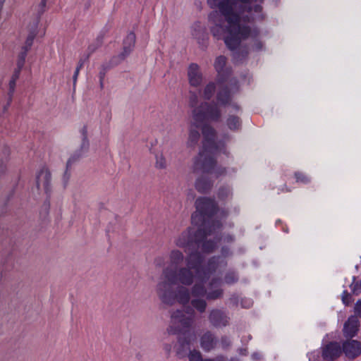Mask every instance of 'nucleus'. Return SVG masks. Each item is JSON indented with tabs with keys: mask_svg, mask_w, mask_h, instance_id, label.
I'll return each instance as SVG.
<instances>
[{
	"mask_svg": "<svg viewBox=\"0 0 361 361\" xmlns=\"http://www.w3.org/2000/svg\"><path fill=\"white\" fill-rule=\"evenodd\" d=\"M192 126L201 128L203 135L202 152H208L209 154L200 164V168L204 171H209L214 165L215 160L213 157L221 146L224 147L223 141H216V132L215 129L209 125L208 122H218L221 118V111L219 105L213 102H203L197 107L192 111Z\"/></svg>",
	"mask_w": 361,
	"mask_h": 361,
	"instance_id": "1",
	"label": "nucleus"
},
{
	"mask_svg": "<svg viewBox=\"0 0 361 361\" xmlns=\"http://www.w3.org/2000/svg\"><path fill=\"white\" fill-rule=\"evenodd\" d=\"M220 0H207L211 8L218 9L224 17L228 25H225L223 21L216 23L210 29L212 36L216 39H224L226 47L233 53L234 60L238 61L245 59L248 54L247 49L236 50L243 39H247L251 33V28L248 25H241V13L239 11L232 8V14L226 16L220 5Z\"/></svg>",
	"mask_w": 361,
	"mask_h": 361,
	"instance_id": "2",
	"label": "nucleus"
},
{
	"mask_svg": "<svg viewBox=\"0 0 361 361\" xmlns=\"http://www.w3.org/2000/svg\"><path fill=\"white\" fill-rule=\"evenodd\" d=\"M164 281L157 285V294L161 302L166 305H173L176 302L185 305L190 302V294L188 288L174 285L182 284L191 286L194 282L195 275L192 271L186 267H166L162 273Z\"/></svg>",
	"mask_w": 361,
	"mask_h": 361,
	"instance_id": "3",
	"label": "nucleus"
},
{
	"mask_svg": "<svg viewBox=\"0 0 361 361\" xmlns=\"http://www.w3.org/2000/svg\"><path fill=\"white\" fill-rule=\"evenodd\" d=\"M212 226L198 227L194 228L189 227L175 240L176 245L182 248L198 249L204 253L209 254L214 251L217 244L221 241V236H216L214 240H207V236L218 233L221 227V221L212 224Z\"/></svg>",
	"mask_w": 361,
	"mask_h": 361,
	"instance_id": "4",
	"label": "nucleus"
},
{
	"mask_svg": "<svg viewBox=\"0 0 361 361\" xmlns=\"http://www.w3.org/2000/svg\"><path fill=\"white\" fill-rule=\"evenodd\" d=\"M188 302L182 305L185 308V312L190 316L186 317L181 310L174 311L171 314L172 325L167 329L169 334L178 335L179 348L177 350V354L178 355H180L181 350L184 348H189L192 336L190 328L195 312L192 307L188 305Z\"/></svg>",
	"mask_w": 361,
	"mask_h": 361,
	"instance_id": "5",
	"label": "nucleus"
},
{
	"mask_svg": "<svg viewBox=\"0 0 361 361\" xmlns=\"http://www.w3.org/2000/svg\"><path fill=\"white\" fill-rule=\"evenodd\" d=\"M196 212L191 216L192 224L198 227L212 226V224L221 221L214 216L219 211V206L214 199L207 197H198L195 201Z\"/></svg>",
	"mask_w": 361,
	"mask_h": 361,
	"instance_id": "6",
	"label": "nucleus"
},
{
	"mask_svg": "<svg viewBox=\"0 0 361 361\" xmlns=\"http://www.w3.org/2000/svg\"><path fill=\"white\" fill-rule=\"evenodd\" d=\"M202 152V149L200 151L198 156L195 159L194 161V171H202L204 173H212L213 172L215 173L216 178L224 175L226 172V169L225 167L222 166H218L215 168L216 165V156L218 153H223L225 154H227V151L226 148L225 143L224 142V147L222 145L221 146V149H219L213 155V157L215 160V162L214 165L211 167V169L209 171H207L200 168V164L204 161L205 158L209 156L208 152H205L203 154V155L200 156V153Z\"/></svg>",
	"mask_w": 361,
	"mask_h": 361,
	"instance_id": "7",
	"label": "nucleus"
},
{
	"mask_svg": "<svg viewBox=\"0 0 361 361\" xmlns=\"http://www.w3.org/2000/svg\"><path fill=\"white\" fill-rule=\"evenodd\" d=\"M219 90L216 92V104L221 106H227L230 105L235 111H240V106L236 103H232L233 95L229 87L225 83L217 84Z\"/></svg>",
	"mask_w": 361,
	"mask_h": 361,
	"instance_id": "8",
	"label": "nucleus"
},
{
	"mask_svg": "<svg viewBox=\"0 0 361 361\" xmlns=\"http://www.w3.org/2000/svg\"><path fill=\"white\" fill-rule=\"evenodd\" d=\"M81 134L82 135V144L80 149V152H76L73 155H72L67 161L66 171L63 175V180L64 184L66 185L69 178L71 166L73 163H75L80 157L83 155L84 153L87 152L89 148V141L87 140V127L84 126L81 129Z\"/></svg>",
	"mask_w": 361,
	"mask_h": 361,
	"instance_id": "9",
	"label": "nucleus"
},
{
	"mask_svg": "<svg viewBox=\"0 0 361 361\" xmlns=\"http://www.w3.org/2000/svg\"><path fill=\"white\" fill-rule=\"evenodd\" d=\"M191 35L196 39L200 47L205 50L209 45V33L204 23L195 22L191 26Z\"/></svg>",
	"mask_w": 361,
	"mask_h": 361,
	"instance_id": "10",
	"label": "nucleus"
},
{
	"mask_svg": "<svg viewBox=\"0 0 361 361\" xmlns=\"http://www.w3.org/2000/svg\"><path fill=\"white\" fill-rule=\"evenodd\" d=\"M208 320L212 326L218 329L228 326L231 319L226 311L215 308L210 310Z\"/></svg>",
	"mask_w": 361,
	"mask_h": 361,
	"instance_id": "11",
	"label": "nucleus"
},
{
	"mask_svg": "<svg viewBox=\"0 0 361 361\" xmlns=\"http://www.w3.org/2000/svg\"><path fill=\"white\" fill-rule=\"evenodd\" d=\"M221 262H224V265H226V262L221 256H214L209 258L207 262L203 264L199 281L207 282L211 275L216 271Z\"/></svg>",
	"mask_w": 361,
	"mask_h": 361,
	"instance_id": "12",
	"label": "nucleus"
},
{
	"mask_svg": "<svg viewBox=\"0 0 361 361\" xmlns=\"http://www.w3.org/2000/svg\"><path fill=\"white\" fill-rule=\"evenodd\" d=\"M227 59L224 56H219L215 59L214 67L217 73L216 83H225L230 74L231 71L226 67Z\"/></svg>",
	"mask_w": 361,
	"mask_h": 361,
	"instance_id": "13",
	"label": "nucleus"
},
{
	"mask_svg": "<svg viewBox=\"0 0 361 361\" xmlns=\"http://www.w3.org/2000/svg\"><path fill=\"white\" fill-rule=\"evenodd\" d=\"M186 264L192 271L194 270L195 275L199 280L201 271L203 267L204 257L198 250L191 252L185 259Z\"/></svg>",
	"mask_w": 361,
	"mask_h": 361,
	"instance_id": "14",
	"label": "nucleus"
},
{
	"mask_svg": "<svg viewBox=\"0 0 361 361\" xmlns=\"http://www.w3.org/2000/svg\"><path fill=\"white\" fill-rule=\"evenodd\" d=\"M342 349L347 357L355 359L361 355V343L350 339L343 343Z\"/></svg>",
	"mask_w": 361,
	"mask_h": 361,
	"instance_id": "15",
	"label": "nucleus"
},
{
	"mask_svg": "<svg viewBox=\"0 0 361 361\" xmlns=\"http://www.w3.org/2000/svg\"><path fill=\"white\" fill-rule=\"evenodd\" d=\"M47 4V0H42L40 4H39L38 7V17L34 25V28L30 31L29 35L26 39L25 46L23 47V49L29 51L31 48L34 39L37 35V27L39 23V18H40L41 15L44 12V9Z\"/></svg>",
	"mask_w": 361,
	"mask_h": 361,
	"instance_id": "16",
	"label": "nucleus"
},
{
	"mask_svg": "<svg viewBox=\"0 0 361 361\" xmlns=\"http://www.w3.org/2000/svg\"><path fill=\"white\" fill-rule=\"evenodd\" d=\"M188 81L191 86L197 87L201 85L203 80L202 73L198 64L192 63L188 69Z\"/></svg>",
	"mask_w": 361,
	"mask_h": 361,
	"instance_id": "17",
	"label": "nucleus"
},
{
	"mask_svg": "<svg viewBox=\"0 0 361 361\" xmlns=\"http://www.w3.org/2000/svg\"><path fill=\"white\" fill-rule=\"evenodd\" d=\"M343 349L341 345L336 341L326 344L322 350V356L325 360H334L342 353Z\"/></svg>",
	"mask_w": 361,
	"mask_h": 361,
	"instance_id": "18",
	"label": "nucleus"
},
{
	"mask_svg": "<svg viewBox=\"0 0 361 361\" xmlns=\"http://www.w3.org/2000/svg\"><path fill=\"white\" fill-rule=\"evenodd\" d=\"M217 343L216 337L210 331L204 332L200 338V346L205 352H210L214 349Z\"/></svg>",
	"mask_w": 361,
	"mask_h": 361,
	"instance_id": "19",
	"label": "nucleus"
},
{
	"mask_svg": "<svg viewBox=\"0 0 361 361\" xmlns=\"http://www.w3.org/2000/svg\"><path fill=\"white\" fill-rule=\"evenodd\" d=\"M51 173L46 168L43 167L37 173L36 177V184L39 189L42 185L45 192L48 195L50 192Z\"/></svg>",
	"mask_w": 361,
	"mask_h": 361,
	"instance_id": "20",
	"label": "nucleus"
},
{
	"mask_svg": "<svg viewBox=\"0 0 361 361\" xmlns=\"http://www.w3.org/2000/svg\"><path fill=\"white\" fill-rule=\"evenodd\" d=\"M135 34L130 32L123 39V51L117 56L120 61H123L131 53L135 47Z\"/></svg>",
	"mask_w": 361,
	"mask_h": 361,
	"instance_id": "21",
	"label": "nucleus"
},
{
	"mask_svg": "<svg viewBox=\"0 0 361 361\" xmlns=\"http://www.w3.org/2000/svg\"><path fill=\"white\" fill-rule=\"evenodd\" d=\"M359 328V321L355 317H350L345 322L343 326V334L348 338L355 336Z\"/></svg>",
	"mask_w": 361,
	"mask_h": 361,
	"instance_id": "22",
	"label": "nucleus"
},
{
	"mask_svg": "<svg viewBox=\"0 0 361 361\" xmlns=\"http://www.w3.org/2000/svg\"><path fill=\"white\" fill-rule=\"evenodd\" d=\"M195 186L200 193L206 194L212 188L213 181L207 176L202 175L196 180Z\"/></svg>",
	"mask_w": 361,
	"mask_h": 361,
	"instance_id": "23",
	"label": "nucleus"
},
{
	"mask_svg": "<svg viewBox=\"0 0 361 361\" xmlns=\"http://www.w3.org/2000/svg\"><path fill=\"white\" fill-rule=\"evenodd\" d=\"M122 61H120V59L118 56H114L109 63H103L99 70V85L101 88L104 87V80L106 75V72L111 68L113 66H116Z\"/></svg>",
	"mask_w": 361,
	"mask_h": 361,
	"instance_id": "24",
	"label": "nucleus"
},
{
	"mask_svg": "<svg viewBox=\"0 0 361 361\" xmlns=\"http://www.w3.org/2000/svg\"><path fill=\"white\" fill-rule=\"evenodd\" d=\"M170 265L167 267H172L173 269L178 268V267L183 263L184 259V255L182 252L178 250H173L169 256Z\"/></svg>",
	"mask_w": 361,
	"mask_h": 361,
	"instance_id": "25",
	"label": "nucleus"
},
{
	"mask_svg": "<svg viewBox=\"0 0 361 361\" xmlns=\"http://www.w3.org/2000/svg\"><path fill=\"white\" fill-rule=\"evenodd\" d=\"M226 126L232 131H238L241 129L242 121L238 116L229 114L226 119Z\"/></svg>",
	"mask_w": 361,
	"mask_h": 361,
	"instance_id": "26",
	"label": "nucleus"
},
{
	"mask_svg": "<svg viewBox=\"0 0 361 361\" xmlns=\"http://www.w3.org/2000/svg\"><path fill=\"white\" fill-rule=\"evenodd\" d=\"M205 283L200 281V282L195 283L191 288L192 296L196 298L206 297L207 291L204 286Z\"/></svg>",
	"mask_w": 361,
	"mask_h": 361,
	"instance_id": "27",
	"label": "nucleus"
},
{
	"mask_svg": "<svg viewBox=\"0 0 361 361\" xmlns=\"http://www.w3.org/2000/svg\"><path fill=\"white\" fill-rule=\"evenodd\" d=\"M199 128H196L195 126H192V123L190 124L188 137V145L190 147L195 146L200 140V134L199 132Z\"/></svg>",
	"mask_w": 361,
	"mask_h": 361,
	"instance_id": "28",
	"label": "nucleus"
},
{
	"mask_svg": "<svg viewBox=\"0 0 361 361\" xmlns=\"http://www.w3.org/2000/svg\"><path fill=\"white\" fill-rule=\"evenodd\" d=\"M216 88V83L214 82L207 83L203 89V98L205 100L209 101L214 96Z\"/></svg>",
	"mask_w": 361,
	"mask_h": 361,
	"instance_id": "29",
	"label": "nucleus"
},
{
	"mask_svg": "<svg viewBox=\"0 0 361 361\" xmlns=\"http://www.w3.org/2000/svg\"><path fill=\"white\" fill-rule=\"evenodd\" d=\"M224 283L228 285H233L239 280L238 272L233 270L228 271L224 276Z\"/></svg>",
	"mask_w": 361,
	"mask_h": 361,
	"instance_id": "30",
	"label": "nucleus"
},
{
	"mask_svg": "<svg viewBox=\"0 0 361 361\" xmlns=\"http://www.w3.org/2000/svg\"><path fill=\"white\" fill-rule=\"evenodd\" d=\"M190 304L193 308L200 313L204 312L207 306V302L201 298L192 299Z\"/></svg>",
	"mask_w": 361,
	"mask_h": 361,
	"instance_id": "31",
	"label": "nucleus"
},
{
	"mask_svg": "<svg viewBox=\"0 0 361 361\" xmlns=\"http://www.w3.org/2000/svg\"><path fill=\"white\" fill-rule=\"evenodd\" d=\"M103 35H99L95 42L92 43L89 45L87 48V59H89V57L99 47L102 46L103 43Z\"/></svg>",
	"mask_w": 361,
	"mask_h": 361,
	"instance_id": "32",
	"label": "nucleus"
},
{
	"mask_svg": "<svg viewBox=\"0 0 361 361\" xmlns=\"http://www.w3.org/2000/svg\"><path fill=\"white\" fill-rule=\"evenodd\" d=\"M224 290L221 288H217L207 293L206 298L208 300H215L222 298Z\"/></svg>",
	"mask_w": 361,
	"mask_h": 361,
	"instance_id": "33",
	"label": "nucleus"
},
{
	"mask_svg": "<svg viewBox=\"0 0 361 361\" xmlns=\"http://www.w3.org/2000/svg\"><path fill=\"white\" fill-rule=\"evenodd\" d=\"M155 167L159 169H164L166 168L167 164L166 159L162 153L157 154L155 155Z\"/></svg>",
	"mask_w": 361,
	"mask_h": 361,
	"instance_id": "34",
	"label": "nucleus"
},
{
	"mask_svg": "<svg viewBox=\"0 0 361 361\" xmlns=\"http://www.w3.org/2000/svg\"><path fill=\"white\" fill-rule=\"evenodd\" d=\"M252 37L254 39L252 44V49L257 51H260L263 48V43L262 41L257 39L258 33L256 31H252L249 37Z\"/></svg>",
	"mask_w": 361,
	"mask_h": 361,
	"instance_id": "35",
	"label": "nucleus"
},
{
	"mask_svg": "<svg viewBox=\"0 0 361 361\" xmlns=\"http://www.w3.org/2000/svg\"><path fill=\"white\" fill-rule=\"evenodd\" d=\"M230 188L228 186H222L219 189L217 196L219 199L224 200L230 195Z\"/></svg>",
	"mask_w": 361,
	"mask_h": 361,
	"instance_id": "36",
	"label": "nucleus"
},
{
	"mask_svg": "<svg viewBox=\"0 0 361 361\" xmlns=\"http://www.w3.org/2000/svg\"><path fill=\"white\" fill-rule=\"evenodd\" d=\"M16 81L11 79L9 81V84H8L9 88H8V92L7 106H9L12 102L13 95L14 94L15 89H16Z\"/></svg>",
	"mask_w": 361,
	"mask_h": 361,
	"instance_id": "37",
	"label": "nucleus"
},
{
	"mask_svg": "<svg viewBox=\"0 0 361 361\" xmlns=\"http://www.w3.org/2000/svg\"><path fill=\"white\" fill-rule=\"evenodd\" d=\"M294 176L296 179V182H298V183L307 184L310 182V178L307 175L303 173L302 172H300V171L295 172L294 174Z\"/></svg>",
	"mask_w": 361,
	"mask_h": 361,
	"instance_id": "38",
	"label": "nucleus"
},
{
	"mask_svg": "<svg viewBox=\"0 0 361 361\" xmlns=\"http://www.w3.org/2000/svg\"><path fill=\"white\" fill-rule=\"evenodd\" d=\"M188 359L189 361H203L201 353L197 350H190Z\"/></svg>",
	"mask_w": 361,
	"mask_h": 361,
	"instance_id": "39",
	"label": "nucleus"
},
{
	"mask_svg": "<svg viewBox=\"0 0 361 361\" xmlns=\"http://www.w3.org/2000/svg\"><path fill=\"white\" fill-rule=\"evenodd\" d=\"M27 51H28L22 49V51H20V53L19 54L18 57V61H17V66L18 67H19L20 68H23V66L25 65V59H26V56L27 54Z\"/></svg>",
	"mask_w": 361,
	"mask_h": 361,
	"instance_id": "40",
	"label": "nucleus"
},
{
	"mask_svg": "<svg viewBox=\"0 0 361 361\" xmlns=\"http://www.w3.org/2000/svg\"><path fill=\"white\" fill-rule=\"evenodd\" d=\"M240 305L242 308L249 309L253 305V301L250 298H240Z\"/></svg>",
	"mask_w": 361,
	"mask_h": 361,
	"instance_id": "41",
	"label": "nucleus"
},
{
	"mask_svg": "<svg viewBox=\"0 0 361 361\" xmlns=\"http://www.w3.org/2000/svg\"><path fill=\"white\" fill-rule=\"evenodd\" d=\"M220 342L223 349H227L231 345L230 338L226 336H221Z\"/></svg>",
	"mask_w": 361,
	"mask_h": 361,
	"instance_id": "42",
	"label": "nucleus"
},
{
	"mask_svg": "<svg viewBox=\"0 0 361 361\" xmlns=\"http://www.w3.org/2000/svg\"><path fill=\"white\" fill-rule=\"evenodd\" d=\"M229 301L233 306L238 307L239 302H240V298H239L238 294L233 293L229 298Z\"/></svg>",
	"mask_w": 361,
	"mask_h": 361,
	"instance_id": "43",
	"label": "nucleus"
},
{
	"mask_svg": "<svg viewBox=\"0 0 361 361\" xmlns=\"http://www.w3.org/2000/svg\"><path fill=\"white\" fill-rule=\"evenodd\" d=\"M197 104V96L195 92L190 93V99H189V105L191 108H196V105Z\"/></svg>",
	"mask_w": 361,
	"mask_h": 361,
	"instance_id": "44",
	"label": "nucleus"
},
{
	"mask_svg": "<svg viewBox=\"0 0 361 361\" xmlns=\"http://www.w3.org/2000/svg\"><path fill=\"white\" fill-rule=\"evenodd\" d=\"M221 283V279L219 278H213L209 283V287L213 288L220 286Z\"/></svg>",
	"mask_w": 361,
	"mask_h": 361,
	"instance_id": "45",
	"label": "nucleus"
},
{
	"mask_svg": "<svg viewBox=\"0 0 361 361\" xmlns=\"http://www.w3.org/2000/svg\"><path fill=\"white\" fill-rule=\"evenodd\" d=\"M22 69L23 68H20L17 66L16 68L14 70L11 79L17 81L18 79L20 77V72H21Z\"/></svg>",
	"mask_w": 361,
	"mask_h": 361,
	"instance_id": "46",
	"label": "nucleus"
},
{
	"mask_svg": "<svg viewBox=\"0 0 361 361\" xmlns=\"http://www.w3.org/2000/svg\"><path fill=\"white\" fill-rule=\"evenodd\" d=\"M221 253L224 257H226L231 254L230 248L226 246H223L221 247Z\"/></svg>",
	"mask_w": 361,
	"mask_h": 361,
	"instance_id": "47",
	"label": "nucleus"
},
{
	"mask_svg": "<svg viewBox=\"0 0 361 361\" xmlns=\"http://www.w3.org/2000/svg\"><path fill=\"white\" fill-rule=\"evenodd\" d=\"M203 361H226V357L222 355H219L216 356L213 359L207 358V359L203 360Z\"/></svg>",
	"mask_w": 361,
	"mask_h": 361,
	"instance_id": "48",
	"label": "nucleus"
},
{
	"mask_svg": "<svg viewBox=\"0 0 361 361\" xmlns=\"http://www.w3.org/2000/svg\"><path fill=\"white\" fill-rule=\"evenodd\" d=\"M348 298H350V294L348 293V292L347 290H344L343 292V297H342V300H343V302L345 304V305H348L349 302H348Z\"/></svg>",
	"mask_w": 361,
	"mask_h": 361,
	"instance_id": "49",
	"label": "nucleus"
},
{
	"mask_svg": "<svg viewBox=\"0 0 361 361\" xmlns=\"http://www.w3.org/2000/svg\"><path fill=\"white\" fill-rule=\"evenodd\" d=\"M355 310L357 314L361 317V300H359L355 306Z\"/></svg>",
	"mask_w": 361,
	"mask_h": 361,
	"instance_id": "50",
	"label": "nucleus"
},
{
	"mask_svg": "<svg viewBox=\"0 0 361 361\" xmlns=\"http://www.w3.org/2000/svg\"><path fill=\"white\" fill-rule=\"evenodd\" d=\"M88 60V59H87V56L85 57V59H80L78 63V65H77V67H76V69H78L80 71V69L82 68V66H84V63L85 62V61Z\"/></svg>",
	"mask_w": 361,
	"mask_h": 361,
	"instance_id": "51",
	"label": "nucleus"
},
{
	"mask_svg": "<svg viewBox=\"0 0 361 361\" xmlns=\"http://www.w3.org/2000/svg\"><path fill=\"white\" fill-rule=\"evenodd\" d=\"M79 73H80V70L75 68V71L73 76V86L74 87L75 86V84H76V82H77V79H78V76L79 75Z\"/></svg>",
	"mask_w": 361,
	"mask_h": 361,
	"instance_id": "52",
	"label": "nucleus"
},
{
	"mask_svg": "<svg viewBox=\"0 0 361 361\" xmlns=\"http://www.w3.org/2000/svg\"><path fill=\"white\" fill-rule=\"evenodd\" d=\"M224 240L227 243H232L234 241V237L232 235L228 234L224 236Z\"/></svg>",
	"mask_w": 361,
	"mask_h": 361,
	"instance_id": "53",
	"label": "nucleus"
},
{
	"mask_svg": "<svg viewBox=\"0 0 361 361\" xmlns=\"http://www.w3.org/2000/svg\"><path fill=\"white\" fill-rule=\"evenodd\" d=\"M163 262H164V259L162 258H159V257L157 258L154 261V263L156 264V265L159 266V267L162 266Z\"/></svg>",
	"mask_w": 361,
	"mask_h": 361,
	"instance_id": "54",
	"label": "nucleus"
},
{
	"mask_svg": "<svg viewBox=\"0 0 361 361\" xmlns=\"http://www.w3.org/2000/svg\"><path fill=\"white\" fill-rule=\"evenodd\" d=\"M44 206L45 207L46 214H47L48 213V210H49V207H50L49 200H47L45 201Z\"/></svg>",
	"mask_w": 361,
	"mask_h": 361,
	"instance_id": "55",
	"label": "nucleus"
},
{
	"mask_svg": "<svg viewBox=\"0 0 361 361\" xmlns=\"http://www.w3.org/2000/svg\"><path fill=\"white\" fill-rule=\"evenodd\" d=\"M262 10V7L261 6H259V5H257V6H255V11L256 12H257V11H261Z\"/></svg>",
	"mask_w": 361,
	"mask_h": 361,
	"instance_id": "56",
	"label": "nucleus"
},
{
	"mask_svg": "<svg viewBox=\"0 0 361 361\" xmlns=\"http://www.w3.org/2000/svg\"><path fill=\"white\" fill-rule=\"evenodd\" d=\"M252 357H253L255 360H258V359H259V357H258V354H257V353H254V354L252 355Z\"/></svg>",
	"mask_w": 361,
	"mask_h": 361,
	"instance_id": "57",
	"label": "nucleus"
},
{
	"mask_svg": "<svg viewBox=\"0 0 361 361\" xmlns=\"http://www.w3.org/2000/svg\"><path fill=\"white\" fill-rule=\"evenodd\" d=\"M165 349H166L167 351H169H169L171 350V345H166Z\"/></svg>",
	"mask_w": 361,
	"mask_h": 361,
	"instance_id": "58",
	"label": "nucleus"
},
{
	"mask_svg": "<svg viewBox=\"0 0 361 361\" xmlns=\"http://www.w3.org/2000/svg\"><path fill=\"white\" fill-rule=\"evenodd\" d=\"M357 286H358V284H357H357H355V285L354 286V288H353V292L354 293H355V292H356V287H357Z\"/></svg>",
	"mask_w": 361,
	"mask_h": 361,
	"instance_id": "59",
	"label": "nucleus"
},
{
	"mask_svg": "<svg viewBox=\"0 0 361 361\" xmlns=\"http://www.w3.org/2000/svg\"><path fill=\"white\" fill-rule=\"evenodd\" d=\"M1 3L4 4V2L5 1V0H0Z\"/></svg>",
	"mask_w": 361,
	"mask_h": 361,
	"instance_id": "60",
	"label": "nucleus"
},
{
	"mask_svg": "<svg viewBox=\"0 0 361 361\" xmlns=\"http://www.w3.org/2000/svg\"><path fill=\"white\" fill-rule=\"evenodd\" d=\"M261 1H262L263 0H261Z\"/></svg>",
	"mask_w": 361,
	"mask_h": 361,
	"instance_id": "61",
	"label": "nucleus"
}]
</instances>
